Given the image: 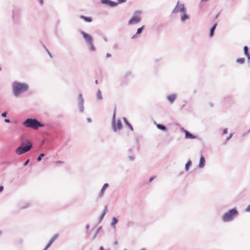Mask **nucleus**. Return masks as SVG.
Returning <instances> with one entry per match:
<instances>
[{"label":"nucleus","mask_w":250,"mask_h":250,"mask_svg":"<svg viewBox=\"0 0 250 250\" xmlns=\"http://www.w3.org/2000/svg\"><path fill=\"white\" fill-rule=\"evenodd\" d=\"M1 233H2V231L1 230H0V235H1Z\"/></svg>","instance_id":"nucleus-61"},{"label":"nucleus","mask_w":250,"mask_h":250,"mask_svg":"<svg viewBox=\"0 0 250 250\" xmlns=\"http://www.w3.org/2000/svg\"><path fill=\"white\" fill-rule=\"evenodd\" d=\"M108 184L107 183H105L104 185V186H103L101 190V191H100V193L99 194V197H102L104 194V190L108 187Z\"/></svg>","instance_id":"nucleus-16"},{"label":"nucleus","mask_w":250,"mask_h":250,"mask_svg":"<svg viewBox=\"0 0 250 250\" xmlns=\"http://www.w3.org/2000/svg\"><path fill=\"white\" fill-rule=\"evenodd\" d=\"M130 74H131V72H127L126 73V74H125V78H126L127 77H128V76H129Z\"/></svg>","instance_id":"nucleus-42"},{"label":"nucleus","mask_w":250,"mask_h":250,"mask_svg":"<svg viewBox=\"0 0 250 250\" xmlns=\"http://www.w3.org/2000/svg\"><path fill=\"white\" fill-rule=\"evenodd\" d=\"M176 97L177 95L175 94H172L167 96V99L171 104H172L176 99Z\"/></svg>","instance_id":"nucleus-13"},{"label":"nucleus","mask_w":250,"mask_h":250,"mask_svg":"<svg viewBox=\"0 0 250 250\" xmlns=\"http://www.w3.org/2000/svg\"><path fill=\"white\" fill-rule=\"evenodd\" d=\"M208 0H201V2H205V1H208Z\"/></svg>","instance_id":"nucleus-56"},{"label":"nucleus","mask_w":250,"mask_h":250,"mask_svg":"<svg viewBox=\"0 0 250 250\" xmlns=\"http://www.w3.org/2000/svg\"><path fill=\"white\" fill-rule=\"evenodd\" d=\"M140 14V11H136L134 12V14L133 16V17L129 20L128 24L131 25V24H136V23H139V22H140V21L141 20V18L140 16L139 15Z\"/></svg>","instance_id":"nucleus-6"},{"label":"nucleus","mask_w":250,"mask_h":250,"mask_svg":"<svg viewBox=\"0 0 250 250\" xmlns=\"http://www.w3.org/2000/svg\"><path fill=\"white\" fill-rule=\"evenodd\" d=\"M7 112L4 111V112L2 113L1 114V116L3 118H5L7 116Z\"/></svg>","instance_id":"nucleus-32"},{"label":"nucleus","mask_w":250,"mask_h":250,"mask_svg":"<svg viewBox=\"0 0 250 250\" xmlns=\"http://www.w3.org/2000/svg\"><path fill=\"white\" fill-rule=\"evenodd\" d=\"M185 138L186 139H193L196 138V137L195 136H194V135H193L192 134H191V133H190L188 131L185 130Z\"/></svg>","instance_id":"nucleus-14"},{"label":"nucleus","mask_w":250,"mask_h":250,"mask_svg":"<svg viewBox=\"0 0 250 250\" xmlns=\"http://www.w3.org/2000/svg\"><path fill=\"white\" fill-rule=\"evenodd\" d=\"M156 178V177L155 176H153L152 177H151V178H150V179H149V182H151V181H152L153 180H154L155 178Z\"/></svg>","instance_id":"nucleus-39"},{"label":"nucleus","mask_w":250,"mask_h":250,"mask_svg":"<svg viewBox=\"0 0 250 250\" xmlns=\"http://www.w3.org/2000/svg\"><path fill=\"white\" fill-rule=\"evenodd\" d=\"M4 122L6 123H10V120L9 119H4Z\"/></svg>","instance_id":"nucleus-44"},{"label":"nucleus","mask_w":250,"mask_h":250,"mask_svg":"<svg viewBox=\"0 0 250 250\" xmlns=\"http://www.w3.org/2000/svg\"><path fill=\"white\" fill-rule=\"evenodd\" d=\"M118 0L117 2H118V4H119V3H125L126 1L127 0Z\"/></svg>","instance_id":"nucleus-34"},{"label":"nucleus","mask_w":250,"mask_h":250,"mask_svg":"<svg viewBox=\"0 0 250 250\" xmlns=\"http://www.w3.org/2000/svg\"><path fill=\"white\" fill-rule=\"evenodd\" d=\"M43 47L44 48L45 50H46V51L47 52V53L48 54V55H49V56L51 57V58H52V55L50 53V52H49V51L48 50V49L44 46L43 45Z\"/></svg>","instance_id":"nucleus-31"},{"label":"nucleus","mask_w":250,"mask_h":250,"mask_svg":"<svg viewBox=\"0 0 250 250\" xmlns=\"http://www.w3.org/2000/svg\"><path fill=\"white\" fill-rule=\"evenodd\" d=\"M186 9L185 7L184 4L182 3H180L179 1H178L176 4V6L172 10V13L173 14H176L178 13L179 12H186Z\"/></svg>","instance_id":"nucleus-8"},{"label":"nucleus","mask_w":250,"mask_h":250,"mask_svg":"<svg viewBox=\"0 0 250 250\" xmlns=\"http://www.w3.org/2000/svg\"><path fill=\"white\" fill-rule=\"evenodd\" d=\"M227 133H228V129L227 128L224 129L223 131V134H227Z\"/></svg>","instance_id":"nucleus-43"},{"label":"nucleus","mask_w":250,"mask_h":250,"mask_svg":"<svg viewBox=\"0 0 250 250\" xmlns=\"http://www.w3.org/2000/svg\"><path fill=\"white\" fill-rule=\"evenodd\" d=\"M101 2L102 4L107 5L110 7H115L118 5V2L111 0H101Z\"/></svg>","instance_id":"nucleus-10"},{"label":"nucleus","mask_w":250,"mask_h":250,"mask_svg":"<svg viewBox=\"0 0 250 250\" xmlns=\"http://www.w3.org/2000/svg\"><path fill=\"white\" fill-rule=\"evenodd\" d=\"M78 99L79 100V102L78 104V106L80 109V112L82 113L84 110V99L83 97V95L82 93H80L78 95Z\"/></svg>","instance_id":"nucleus-9"},{"label":"nucleus","mask_w":250,"mask_h":250,"mask_svg":"<svg viewBox=\"0 0 250 250\" xmlns=\"http://www.w3.org/2000/svg\"><path fill=\"white\" fill-rule=\"evenodd\" d=\"M89 227H90V225L89 224H87L85 226V229L88 230L89 229Z\"/></svg>","instance_id":"nucleus-46"},{"label":"nucleus","mask_w":250,"mask_h":250,"mask_svg":"<svg viewBox=\"0 0 250 250\" xmlns=\"http://www.w3.org/2000/svg\"><path fill=\"white\" fill-rule=\"evenodd\" d=\"M219 15H220V13H218V14L215 16V19L218 18V17H219Z\"/></svg>","instance_id":"nucleus-54"},{"label":"nucleus","mask_w":250,"mask_h":250,"mask_svg":"<svg viewBox=\"0 0 250 250\" xmlns=\"http://www.w3.org/2000/svg\"><path fill=\"white\" fill-rule=\"evenodd\" d=\"M39 1H40V3L41 4H42V3H43V0H40Z\"/></svg>","instance_id":"nucleus-55"},{"label":"nucleus","mask_w":250,"mask_h":250,"mask_svg":"<svg viewBox=\"0 0 250 250\" xmlns=\"http://www.w3.org/2000/svg\"><path fill=\"white\" fill-rule=\"evenodd\" d=\"M210 106H213V104H211V103H210Z\"/></svg>","instance_id":"nucleus-59"},{"label":"nucleus","mask_w":250,"mask_h":250,"mask_svg":"<svg viewBox=\"0 0 250 250\" xmlns=\"http://www.w3.org/2000/svg\"><path fill=\"white\" fill-rule=\"evenodd\" d=\"M30 162V159H27L24 163L23 164V166H26L28 163L29 162Z\"/></svg>","instance_id":"nucleus-33"},{"label":"nucleus","mask_w":250,"mask_h":250,"mask_svg":"<svg viewBox=\"0 0 250 250\" xmlns=\"http://www.w3.org/2000/svg\"><path fill=\"white\" fill-rule=\"evenodd\" d=\"M192 162L190 160H188L187 163H186L185 165V170L186 171H188L189 170V167L191 166Z\"/></svg>","instance_id":"nucleus-22"},{"label":"nucleus","mask_w":250,"mask_h":250,"mask_svg":"<svg viewBox=\"0 0 250 250\" xmlns=\"http://www.w3.org/2000/svg\"><path fill=\"white\" fill-rule=\"evenodd\" d=\"M86 120L88 123H91L92 122V120L90 118H87Z\"/></svg>","instance_id":"nucleus-49"},{"label":"nucleus","mask_w":250,"mask_h":250,"mask_svg":"<svg viewBox=\"0 0 250 250\" xmlns=\"http://www.w3.org/2000/svg\"><path fill=\"white\" fill-rule=\"evenodd\" d=\"M19 10L17 8H14L13 10V20L17 22L19 19Z\"/></svg>","instance_id":"nucleus-11"},{"label":"nucleus","mask_w":250,"mask_h":250,"mask_svg":"<svg viewBox=\"0 0 250 250\" xmlns=\"http://www.w3.org/2000/svg\"><path fill=\"white\" fill-rule=\"evenodd\" d=\"M107 207L106 206H105L104 208V210H103L102 214L105 215V214L107 213Z\"/></svg>","instance_id":"nucleus-29"},{"label":"nucleus","mask_w":250,"mask_h":250,"mask_svg":"<svg viewBox=\"0 0 250 250\" xmlns=\"http://www.w3.org/2000/svg\"><path fill=\"white\" fill-rule=\"evenodd\" d=\"M44 153H41L37 158V161L40 162L42 160V158L44 156Z\"/></svg>","instance_id":"nucleus-27"},{"label":"nucleus","mask_w":250,"mask_h":250,"mask_svg":"<svg viewBox=\"0 0 250 250\" xmlns=\"http://www.w3.org/2000/svg\"><path fill=\"white\" fill-rule=\"evenodd\" d=\"M111 56V55L110 53H107L106 54V57L107 58H108V57H110Z\"/></svg>","instance_id":"nucleus-50"},{"label":"nucleus","mask_w":250,"mask_h":250,"mask_svg":"<svg viewBox=\"0 0 250 250\" xmlns=\"http://www.w3.org/2000/svg\"><path fill=\"white\" fill-rule=\"evenodd\" d=\"M97 234H98V233H96V232H95V234H94V235H93V239H94L97 237Z\"/></svg>","instance_id":"nucleus-51"},{"label":"nucleus","mask_w":250,"mask_h":250,"mask_svg":"<svg viewBox=\"0 0 250 250\" xmlns=\"http://www.w3.org/2000/svg\"><path fill=\"white\" fill-rule=\"evenodd\" d=\"M95 83H96V84H98V81L96 80L95 81Z\"/></svg>","instance_id":"nucleus-57"},{"label":"nucleus","mask_w":250,"mask_h":250,"mask_svg":"<svg viewBox=\"0 0 250 250\" xmlns=\"http://www.w3.org/2000/svg\"><path fill=\"white\" fill-rule=\"evenodd\" d=\"M118 220L116 217H113L112 219V222L110 224V226L112 228H115L116 224L118 223Z\"/></svg>","instance_id":"nucleus-19"},{"label":"nucleus","mask_w":250,"mask_h":250,"mask_svg":"<svg viewBox=\"0 0 250 250\" xmlns=\"http://www.w3.org/2000/svg\"><path fill=\"white\" fill-rule=\"evenodd\" d=\"M104 216V215H103L101 214V215H100L99 219L100 222H101L103 220Z\"/></svg>","instance_id":"nucleus-36"},{"label":"nucleus","mask_w":250,"mask_h":250,"mask_svg":"<svg viewBox=\"0 0 250 250\" xmlns=\"http://www.w3.org/2000/svg\"><path fill=\"white\" fill-rule=\"evenodd\" d=\"M29 204H27V205L26 206H25V207H21V208L23 209V208H27V207H29Z\"/></svg>","instance_id":"nucleus-52"},{"label":"nucleus","mask_w":250,"mask_h":250,"mask_svg":"<svg viewBox=\"0 0 250 250\" xmlns=\"http://www.w3.org/2000/svg\"><path fill=\"white\" fill-rule=\"evenodd\" d=\"M58 237H59V234L56 233V234H54L53 236V237L51 238L49 242H51V243H53L55 241V240L58 238Z\"/></svg>","instance_id":"nucleus-24"},{"label":"nucleus","mask_w":250,"mask_h":250,"mask_svg":"<svg viewBox=\"0 0 250 250\" xmlns=\"http://www.w3.org/2000/svg\"><path fill=\"white\" fill-rule=\"evenodd\" d=\"M52 244V243H51V242H49L43 250H47L50 247Z\"/></svg>","instance_id":"nucleus-30"},{"label":"nucleus","mask_w":250,"mask_h":250,"mask_svg":"<svg viewBox=\"0 0 250 250\" xmlns=\"http://www.w3.org/2000/svg\"><path fill=\"white\" fill-rule=\"evenodd\" d=\"M139 34H137V32L136 33V34H135L134 35L132 36V37H131V39H134L135 38H136L138 36V35H139Z\"/></svg>","instance_id":"nucleus-35"},{"label":"nucleus","mask_w":250,"mask_h":250,"mask_svg":"<svg viewBox=\"0 0 250 250\" xmlns=\"http://www.w3.org/2000/svg\"><path fill=\"white\" fill-rule=\"evenodd\" d=\"M232 136V133H230L229 135V136H228L227 138V140H229V139H230V138H231Z\"/></svg>","instance_id":"nucleus-45"},{"label":"nucleus","mask_w":250,"mask_h":250,"mask_svg":"<svg viewBox=\"0 0 250 250\" xmlns=\"http://www.w3.org/2000/svg\"><path fill=\"white\" fill-rule=\"evenodd\" d=\"M97 99L99 100H101L103 99V96L102 95V92L100 89H98L97 94H96Z\"/></svg>","instance_id":"nucleus-23"},{"label":"nucleus","mask_w":250,"mask_h":250,"mask_svg":"<svg viewBox=\"0 0 250 250\" xmlns=\"http://www.w3.org/2000/svg\"><path fill=\"white\" fill-rule=\"evenodd\" d=\"M80 32L81 34L83 36V38L87 43L88 45L90 46L91 51H95L96 50V48L93 44L92 37L90 35L87 34L82 30H81Z\"/></svg>","instance_id":"nucleus-5"},{"label":"nucleus","mask_w":250,"mask_h":250,"mask_svg":"<svg viewBox=\"0 0 250 250\" xmlns=\"http://www.w3.org/2000/svg\"><path fill=\"white\" fill-rule=\"evenodd\" d=\"M29 90V85L26 83L14 82L12 85L14 95L18 97L21 94L26 92Z\"/></svg>","instance_id":"nucleus-1"},{"label":"nucleus","mask_w":250,"mask_h":250,"mask_svg":"<svg viewBox=\"0 0 250 250\" xmlns=\"http://www.w3.org/2000/svg\"><path fill=\"white\" fill-rule=\"evenodd\" d=\"M104 40L105 41V42H107V40L106 39V38L105 37H104Z\"/></svg>","instance_id":"nucleus-58"},{"label":"nucleus","mask_w":250,"mask_h":250,"mask_svg":"<svg viewBox=\"0 0 250 250\" xmlns=\"http://www.w3.org/2000/svg\"><path fill=\"white\" fill-rule=\"evenodd\" d=\"M80 18L87 22H90L92 21V19L90 17H85L82 15L80 16Z\"/></svg>","instance_id":"nucleus-18"},{"label":"nucleus","mask_w":250,"mask_h":250,"mask_svg":"<svg viewBox=\"0 0 250 250\" xmlns=\"http://www.w3.org/2000/svg\"><path fill=\"white\" fill-rule=\"evenodd\" d=\"M128 151H129L130 152H131V149H129V150H128Z\"/></svg>","instance_id":"nucleus-60"},{"label":"nucleus","mask_w":250,"mask_h":250,"mask_svg":"<svg viewBox=\"0 0 250 250\" xmlns=\"http://www.w3.org/2000/svg\"><path fill=\"white\" fill-rule=\"evenodd\" d=\"M144 26H142L141 27L138 28L137 30V34H140L144 29Z\"/></svg>","instance_id":"nucleus-28"},{"label":"nucleus","mask_w":250,"mask_h":250,"mask_svg":"<svg viewBox=\"0 0 250 250\" xmlns=\"http://www.w3.org/2000/svg\"><path fill=\"white\" fill-rule=\"evenodd\" d=\"M141 250H146L145 249H142Z\"/></svg>","instance_id":"nucleus-62"},{"label":"nucleus","mask_w":250,"mask_h":250,"mask_svg":"<svg viewBox=\"0 0 250 250\" xmlns=\"http://www.w3.org/2000/svg\"><path fill=\"white\" fill-rule=\"evenodd\" d=\"M55 163L56 164H62L63 163V162L62 161H55Z\"/></svg>","instance_id":"nucleus-38"},{"label":"nucleus","mask_w":250,"mask_h":250,"mask_svg":"<svg viewBox=\"0 0 250 250\" xmlns=\"http://www.w3.org/2000/svg\"><path fill=\"white\" fill-rule=\"evenodd\" d=\"M205 158L203 156H201L198 166V167L200 168L204 167L205 165Z\"/></svg>","instance_id":"nucleus-12"},{"label":"nucleus","mask_w":250,"mask_h":250,"mask_svg":"<svg viewBox=\"0 0 250 250\" xmlns=\"http://www.w3.org/2000/svg\"><path fill=\"white\" fill-rule=\"evenodd\" d=\"M182 13H183V15H182L181 17V20L182 21L184 22L187 20H188L189 19V17L188 14H187L186 11L184 12H182Z\"/></svg>","instance_id":"nucleus-17"},{"label":"nucleus","mask_w":250,"mask_h":250,"mask_svg":"<svg viewBox=\"0 0 250 250\" xmlns=\"http://www.w3.org/2000/svg\"><path fill=\"white\" fill-rule=\"evenodd\" d=\"M128 159L131 161H133L134 160V157L133 156H128Z\"/></svg>","instance_id":"nucleus-37"},{"label":"nucleus","mask_w":250,"mask_h":250,"mask_svg":"<svg viewBox=\"0 0 250 250\" xmlns=\"http://www.w3.org/2000/svg\"><path fill=\"white\" fill-rule=\"evenodd\" d=\"M102 229V227H99L98 229L96 230V232L98 233L100 232V231Z\"/></svg>","instance_id":"nucleus-41"},{"label":"nucleus","mask_w":250,"mask_h":250,"mask_svg":"<svg viewBox=\"0 0 250 250\" xmlns=\"http://www.w3.org/2000/svg\"><path fill=\"white\" fill-rule=\"evenodd\" d=\"M244 53L246 56L250 54L249 51V48L247 46H245L244 47Z\"/></svg>","instance_id":"nucleus-25"},{"label":"nucleus","mask_w":250,"mask_h":250,"mask_svg":"<svg viewBox=\"0 0 250 250\" xmlns=\"http://www.w3.org/2000/svg\"><path fill=\"white\" fill-rule=\"evenodd\" d=\"M118 241H115L114 242V245H118Z\"/></svg>","instance_id":"nucleus-53"},{"label":"nucleus","mask_w":250,"mask_h":250,"mask_svg":"<svg viewBox=\"0 0 250 250\" xmlns=\"http://www.w3.org/2000/svg\"><path fill=\"white\" fill-rule=\"evenodd\" d=\"M217 25V23H215L213 24V26L211 27V28L210 29V31H209V36L210 37H212L214 35V31L216 29V27Z\"/></svg>","instance_id":"nucleus-15"},{"label":"nucleus","mask_w":250,"mask_h":250,"mask_svg":"<svg viewBox=\"0 0 250 250\" xmlns=\"http://www.w3.org/2000/svg\"><path fill=\"white\" fill-rule=\"evenodd\" d=\"M238 214V212L236 208H233L223 215L222 220L225 222L231 221L235 217H236Z\"/></svg>","instance_id":"nucleus-4"},{"label":"nucleus","mask_w":250,"mask_h":250,"mask_svg":"<svg viewBox=\"0 0 250 250\" xmlns=\"http://www.w3.org/2000/svg\"><path fill=\"white\" fill-rule=\"evenodd\" d=\"M32 147V143L29 140H26L25 143H21V145L16 148L15 152L17 155H21L29 151Z\"/></svg>","instance_id":"nucleus-3"},{"label":"nucleus","mask_w":250,"mask_h":250,"mask_svg":"<svg viewBox=\"0 0 250 250\" xmlns=\"http://www.w3.org/2000/svg\"><path fill=\"white\" fill-rule=\"evenodd\" d=\"M245 59L244 58H240L236 60V62L240 64H242L245 62Z\"/></svg>","instance_id":"nucleus-26"},{"label":"nucleus","mask_w":250,"mask_h":250,"mask_svg":"<svg viewBox=\"0 0 250 250\" xmlns=\"http://www.w3.org/2000/svg\"><path fill=\"white\" fill-rule=\"evenodd\" d=\"M22 125L26 127L37 130L39 127H44V125L36 118H28L23 123Z\"/></svg>","instance_id":"nucleus-2"},{"label":"nucleus","mask_w":250,"mask_h":250,"mask_svg":"<svg viewBox=\"0 0 250 250\" xmlns=\"http://www.w3.org/2000/svg\"><path fill=\"white\" fill-rule=\"evenodd\" d=\"M156 126L158 129L161 130L162 131H166L167 130V127L162 124H157L156 125Z\"/></svg>","instance_id":"nucleus-21"},{"label":"nucleus","mask_w":250,"mask_h":250,"mask_svg":"<svg viewBox=\"0 0 250 250\" xmlns=\"http://www.w3.org/2000/svg\"><path fill=\"white\" fill-rule=\"evenodd\" d=\"M246 211L247 212H250V204L247 207L246 209Z\"/></svg>","instance_id":"nucleus-40"},{"label":"nucleus","mask_w":250,"mask_h":250,"mask_svg":"<svg viewBox=\"0 0 250 250\" xmlns=\"http://www.w3.org/2000/svg\"><path fill=\"white\" fill-rule=\"evenodd\" d=\"M1 70V67H0V70Z\"/></svg>","instance_id":"nucleus-64"},{"label":"nucleus","mask_w":250,"mask_h":250,"mask_svg":"<svg viewBox=\"0 0 250 250\" xmlns=\"http://www.w3.org/2000/svg\"><path fill=\"white\" fill-rule=\"evenodd\" d=\"M125 124L128 126L131 130H133L132 125L128 122L127 120L125 118H123Z\"/></svg>","instance_id":"nucleus-20"},{"label":"nucleus","mask_w":250,"mask_h":250,"mask_svg":"<svg viewBox=\"0 0 250 250\" xmlns=\"http://www.w3.org/2000/svg\"><path fill=\"white\" fill-rule=\"evenodd\" d=\"M3 187L2 186H0V192H1L3 190Z\"/></svg>","instance_id":"nucleus-47"},{"label":"nucleus","mask_w":250,"mask_h":250,"mask_svg":"<svg viewBox=\"0 0 250 250\" xmlns=\"http://www.w3.org/2000/svg\"><path fill=\"white\" fill-rule=\"evenodd\" d=\"M246 57H247V59H248V61L249 62H250V54H249V55H248L246 56Z\"/></svg>","instance_id":"nucleus-48"},{"label":"nucleus","mask_w":250,"mask_h":250,"mask_svg":"<svg viewBox=\"0 0 250 250\" xmlns=\"http://www.w3.org/2000/svg\"><path fill=\"white\" fill-rule=\"evenodd\" d=\"M124 250H127V249H124Z\"/></svg>","instance_id":"nucleus-63"},{"label":"nucleus","mask_w":250,"mask_h":250,"mask_svg":"<svg viewBox=\"0 0 250 250\" xmlns=\"http://www.w3.org/2000/svg\"><path fill=\"white\" fill-rule=\"evenodd\" d=\"M112 129L114 132L117 131V129L120 130L122 128V124L120 120L117 121V125L116 124L115 120V113L114 112L112 116Z\"/></svg>","instance_id":"nucleus-7"}]
</instances>
